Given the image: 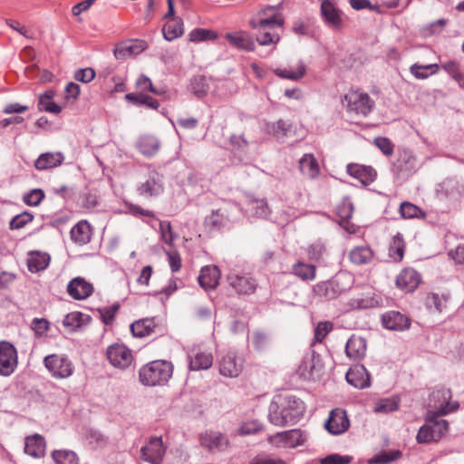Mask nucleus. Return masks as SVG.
<instances>
[{"instance_id":"nucleus-1","label":"nucleus","mask_w":464,"mask_h":464,"mask_svg":"<svg viewBox=\"0 0 464 464\" xmlns=\"http://www.w3.org/2000/svg\"><path fill=\"white\" fill-rule=\"evenodd\" d=\"M304 412V402L295 396L275 398L268 409V420L278 427L294 425L298 422Z\"/></svg>"},{"instance_id":"nucleus-2","label":"nucleus","mask_w":464,"mask_h":464,"mask_svg":"<svg viewBox=\"0 0 464 464\" xmlns=\"http://www.w3.org/2000/svg\"><path fill=\"white\" fill-rule=\"evenodd\" d=\"M173 373L171 362L164 360L152 361L140 369L139 375L142 384L160 385L167 382Z\"/></svg>"},{"instance_id":"nucleus-3","label":"nucleus","mask_w":464,"mask_h":464,"mask_svg":"<svg viewBox=\"0 0 464 464\" xmlns=\"http://www.w3.org/2000/svg\"><path fill=\"white\" fill-rule=\"evenodd\" d=\"M440 417L434 412L426 413L425 424L420 428L416 436L418 443L438 441L448 432L449 422Z\"/></svg>"},{"instance_id":"nucleus-4","label":"nucleus","mask_w":464,"mask_h":464,"mask_svg":"<svg viewBox=\"0 0 464 464\" xmlns=\"http://www.w3.org/2000/svg\"><path fill=\"white\" fill-rule=\"evenodd\" d=\"M343 104L348 111L363 117L368 116L375 107V102L361 90L351 89L344 95Z\"/></svg>"},{"instance_id":"nucleus-5","label":"nucleus","mask_w":464,"mask_h":464,"mask_svg":"<svg viewBox=\"0 0 464 464\" xmlns=\"http://www.w3.org/2000/svg\"><path fill=\"white\" fill-rule=\"evenodd\" d=\"M451 392L450 389L440 387L434 389L430 397V407L427 412H434L439 416H444L456 411L459 404L456 401H451Z\"/></svg>"},{"instance_id":"nucleus-6","label":"nucleus","mask_w":464,"mask_h":464,"mask_svg":"<svg viewBox=\"0 0 464 464\" xmlns=\"http://www.w3.org/2000/svg\"><path fill=\"white\" fill-rule=\"evenodd\" d=\"M284 24L283 14L276 6L262 9L257 17L249 22L250 26L256 30L281 28Z\"/></svg>"},{"instance_id":"nucleus-7","label":"nucleus","mask_w":464,"mask_h":464,"mask_svg":"<svg viewBox=\"0 0 464 464\" xmlns=\"http://www.w3.org/2000/svg\"><path fill=\"white\" fill-rule=\"evenodd\" d=\"M129 212L135 217L141 218L144 221L145 218H151V221L146 222L150 224L152 227H155L156 224L154 223H158L161 240L168 245H171L173 243L176 236L172 232L169 221H160L159 219L155 218L154 213L152 211L143 209L136 205H130L129 207Z\"/></svg>"},{"instance_id":"nucleus-8","label":"nucleus","mask_w":464,"mask_h":464,"mask_svg":"<svg viewBox=\"0 0 464 464\" xmlns=\"http://www.w3.org/2000/svg\"><path fill=\"white\" fill-rule=\"evenodd\" d=\"M44 364L53 377L65 379L72 375L74 366L64 355L50 354L44 357Z\"/></svg>"},{"instance_id":"nucleus-9","label":"nucleus","mask_w":464,"mask_h":464,"mask_svg":"<svg viewBox=\"0 0 464 464\" xmlns=\"http://www.w3.org/2000/svg\"><path fill=\"white\" fill-rule=\"evenodd\" d=\"M418 169L417 160L409 150L399 152L397 160L392 163V171L398 179H406Z\"/></svg>"},{"instance_id":"nucleus-10","label":"nucleus","mask_w":464,"mask_h":464,"mask_svg":"<svg viewBox=\"0 0 464 464\" xmlns=\"http://www.w3.org/2000/svg\"><path fill=\"white\" fill-rule=\"evenodd\" d=\"M324 23L333 30H340L343 24V13L338 7L339 0H319Z\"/></svg>"},{"instance_id":"nucleus-11","label":"nucleus","mask_w":464,"mask_h":464,"mask_svg":"<svg viewBox=\"0 0 464 464\" xmlns=\"http://www.w3.org/2000/svg\"><path fill=\"white\" fill-rule=\"evenodd\" d=\"M305 440V435L298 429L277 432L267 438L268 443L278 449L296 448L303 445Z\"/></svg>"},{"instance_id":"nucleus-12","label":"nucleus","mask_w":464,"mask_h":464,"mask_svg":"<svg viewBox=\"0 0 464 464\" xmlns=\"http://www.w3.org/2000/svg\"><path fill=\"white\" fill-rule=\"evenodd\" d=\"M227 280L238 295H252L257 286L256 281L252 276L242 274L236 268L230 270Z\"/></svg>"},{"instance_id":"nucleus-13","label":"nucleus","mask_w":464,"mask_h":464,"mask_svg":"<svg viewBox=\"0 0 464 464\" xmlns=\"http://www.w3.org/2000/svg\"><path fill=\"white\" fill-rule=\"evenodd\" d=\"M137 191L144 198L160 196L164 191L163 176L156 170H150L145 180L138 185Z\"/></svg>"},{"instance_id":"nucleus-14","label":"nucleus","mask_w":464,"mask_h":464,"mask_svg":"<svg viewBox=\"0 0 464 464\" xmlns=\"http://www.w3.org/2000/svg\"><path fill=\"white\" fill-rule=\"evenodd\" d=\"M17 363L18 356L15 347L8 342H0V375H11L15 371Z\"/></svg>"},{"instance_id":"nucleus-15","label":"nucleus","mask_w":464,"mask_h":464,"mask_svg":"<svg viewBox=\"0 0 464 464\" xmlns=\"http://www.w3.org/2000/svg\"><path fill=\"white\" fill-rule=\"evenodd\" d=\"M326 430L332 435H341L350 427V420L344 410L335 408L329 413V417L324 423Z\"/></svg>"},{"instance_id":"nucleus-16","label":"nucleus","mask_w":464,"mask_h":464,"mask_svg":"<svg viewBox=\"0 0 464 464\" xmlns=\"http://www.w3.org/2000/svg\"><path fill=\"white\" fill-rule=\"evenodd\" d=\"M107 358L114 367L121 369L129 367L133 359L130 350L127 346L119 343L108 347Z\"/></svg>"},{"instance_id":"nucleus-17","label":"nucleus","mask_w":464,"mask_h":464,"mask_svg":"<svg viewBox=\"0 0 464 464\" xmlns=\"http://www.w3.org/2000/svg\"><path fill=\"white\" fill-rule=\"evenodd\" d=\"M200 444L210 451H224L229 447L227 437L217 430H207L200 434Z\"/></svg>"},{"instance_id":"nucleus-18","label":"nucleus","mask_w":464,"mask_h":464,"mask_svg":"<svg viewBox=\"0 0 464 464\" xmlns=\"http://www.w3.org/2000/svg\"><path fill=\"white\" fill-rule=\"evenodd\" d=\"M165 452L161 438H151L140 450L141 459L150 464H160Z\"/></svg>"},{"instance_id":"nucleus-19","label":"nucleus","mask_w":464,"mask_h":464,"mask_svg":"<svg viewBox=\"0 0 464 464\" xmlns=\"http://www.w3.org/2000/svg\"><path fill=\"white\" fill-rule=\"evenodd\" d=\"M68 295L74 300H84L94 291L93 285L82 276L72 278L66 287Z\"/></svg>"},{"instance_id":"nucleus-20","label":"nucleus","mask_w":464,"mask_h":464,"mask_svg":"<svg viewBox=\"0 0 464 464\" xmlns=\"http://www.w3.org/2000/svg\"><path fill=\"white\" fill-rule=\"evenodd\" d=\"M147 44L142 40H130L120 43L113 50V54L118 60H124L128 57L137 55L144 51Z\"/></svg>"},{"instance_id":"nucleus-21","label":"nucleus","mask_w":464,"mask_h":464,"mask_svg":"<svg viewBox=\"0 0 464 464\" xmlns=\"http://www.w3.org/2000/svg\"><path fill=\"white\" fill-rule=\"evenodd\" d=\"M382 326L392 331H404L410 328L411 321L398 311H388L382 315Z\"/></svg>"},{"instance_id":"nucleus-22","label":"nucleus","mask_w":464,"mask_h":464,"mask_svg":"<svg viewBox=\"0 0 464 464\" xmlns=\"http://www.w3.org/2000/svg\"><path fill=\"white\" fill-rule=\"evenodd\" d=\"M243 369L241 360L237 359L232 352L227 353L219 362V372L223 376L235 378Z\"/></svg>"},{"instance_id":"nucleus-23","label":"nucleus","mask_w":464,"mask_h":464,"mask_svg":"<svg viewBox=\"0 0 464 464\" xmlns=\"http://www.w3.org/2000/svg\"><path fill=\"white\" fill-rule=\"evenodd\" d=\"M225 38L235 48L245 51L252 52L256 49V43L253 36L245 31H238L234 33H227Z\"/></svg>"},{"instance_id":"nucleus-24","label":"nucleus","mask_w":464,"mask_h":464,"mask_svg":"<svg viewBox=\"0 0 464 464\" xmlns=\"http://www.w3.org/2000/svg\"><path fill=\"white\" fill-rule=\"evenodd\" d=\"M463 191V187L455 179H447L439 184L437 196L440 199L457 200Z\"/></svg>"},{"instance_id":"nucleus-25","label":"nucleus","mask_w":464,"mask_h":464,"mask_svg":"<svg viewBox=\"0 0 464 464\" xmlns=\"http://www.w3.org/2000/svg\"><path fill=\"white\" fill-rule=\"evenodd\" d=\"M348 383L358 389H364L370 386V374L363 365L351 367L346 372Z\"/></svg>"},{"instance_id":"nucleus-26","label":"nucleus","mask_w":464,"mask_h":464,"mask_svg":"<svg viewBox=\"0 0 464 464\" xmlns=\"http://www.w3.org/2000/svg\"><path fill=\"white\" fill-rule=\"evenodd\" d=\"M46 451L44 438L38 434L27 436L24 440V452L35 459L43 458Z\"/></svg>"},{"instance_id":"nucleus-27","label":"nucleus","mask_w":464,"mask_h":464,"mask_svg":"<svg viewBox=\"0 0 464 464\" xmlns=\"http://www.w3.org/2000/svg\"><path fill=\"white\" fill-rule=\"evenodd\" d=\"M346 171L363 186L371 184L376 178V171L370 166L350 163L346 167Z\"/></svg>"},{"instance_id":"nucleus-28","label":"nucleus","mask_w":464,"mask_h":464,"mask_svg":"<svg viewBox=\"0 0 464 464\" xmlns=\"http://www.w3.org/2000/svg\"><path fill=\"white\" fill-rule=\"evenodd\" d=\"M420 282L419 273L411 268L403 269L396 278V285L399 288L406 291H414Z\"/></svg>"},{"instance_id":"nucleus-29","label":"nucleus","mask_w":464,"mask_h":464,"mask_svg":"<svg viewBox=\"0 0 464 464\" xmlns=\"http://www.w3.org/2000/svg\"><path fill=\"white\" fill-rule=\"evenodd\" d=\"M366 340L361 336L352 335L345 345V353L353 361L362 359L366 354Z\"/></svg>"},{"instance_id":"nucleus-30","label":"nucleus","mask_w":464,"mask_h":464,"mask_svg":"<svg viewBox=\"0 0 464 464\" xmlns=\"http://www.w3.org/2000/svg\"><path fill=\"white\" fill-rule=\"evenodd\" d=\"M220 278V271L216 266H206L201 268L198 277L199 285L205 290L216 288Z\"/></svg>"},{"instance_id":"nucleus-31","label":"nucleus","mask_w":464,"mask_h":464,"mask_svg":"<svg viewBox=\"0 0 464 464\" xmlns=\"http://www.w3.org/2000/svg\"><path fill=\"white\" fill-rule=\"evenodd\" d=\"M63 160L64 156L62 152H45L37 158L34 167L39 170H45L62 165Z\"/></svg>"},{"instance_id":"nucleus-32","label":"nucleus","mask_w":464,"mask_h":464,"mask_svg":"<svg viewBox=\"0 0 464 464\" xmlns=\"http://www.w3.org/2000/svg\"><path fill=\"white\" fill-rule=\"evenodd\" d=\"M274 73L279 78L297 82L306 73V66L303 61L299 60L295 66L291 68H276Z\"/></svg>"},{"instance_id":"nucleus-33","label":"nucleus","mask_w":464,"mask_h":464,"mask_svg":"<svg viewBox=\"0 0 464 464\" xmlns=\"http://www.w3.org/2000/svg\"><path fill=\"white\" fill-rule=\"evenodd\" d=\"M188 363L191 371L207 370L213 363V355L209 352L198 351L188 355Z\"/></svg>"},{"instance_id":"nucleus-34","label":"nucleus","mask_w":464,"mask_h":464,"mask_svg":"<svg viewBox=\"0 0 464 464\" xmlns=\"http://www.w3.org/2000/svg\"><path fill=\"white\" fill-rule=\"evenodd\" d=\"M298 166L302 175L308 179H315L320 172L319 165L311 153L304 154L298 161Z\"/></svg>"},{"instance_id":"nucleus-35","label":"nucleus","mask_w":464,"mask_h":464,"mask_svg":"<svg viewBox=\"0 0 464 464\" xmlns=\"http://www.w3.org/2000/svg\"><path fill=\"white\" fill-rule=\"evenodd\" d=\"M70 234L74 243L82 246L90 242L92 228L87 221L82 220L72 227Z\"/></svg>"},{"instance_id":"nucleus-36","label":"nucleus","mask_w":464,"mask_h":464,"mask_svg":"<svg viewBox=\"0 0 464 464\" xmlns=\"http://www.w3.org/2000/svg\"><path fill=\"white\" fill-rule=\"evenodd\" d=\"M246 213L249 218H268L271 210L266 199H251L247 202Z\"/></svg>"},{"instance_id":"nucleus-37","label":"nucleus","mask_w":464,"mask_h":464,"mask_svg":"<svg viewBox=\"0 0 464 464\" xmlns=\"http://www.w3.org/2000/svg\"><path fill=\"white\" fill-rule=\"evenodd\" d=\"M137 148L144 156L151 157L159 151L160 142L155 136L144 135L139 139Z\"/></svg>"},{"instance_id":"nucleus-38","label":"nucleus","mask_w":464,"mask_h":464,"mask_svg":"<svg viewBox=\"0 0 464 464\" xmlns=\"http://www.w3.org/2000/svg\"><path fill=\"white\" fill-rule=\"evenodd\" d=\"M314 294L327 300L335 298L341 292L338 285L334 281H324L314 286Z\"/></svg>"},{"instance_id":"nucleus-39","label":"nucleus","mask_w":464,"mask_h":464,"mask_svg":"<svg viewBox=\"0 0 464 464\" xmlns=\"http://www.w3.org/2000/svg\"><path fill=\"white\" fill-rule=\"evenodd\" d=\"M156 327L155 318L148 317L135 321L130 324V331L135 337H145L153 333Z\"/></svg>"},{"instance_id":"nucleus-40","label":"nucleus","mask_w":464,"mask_h":464,"mask_svg":"<svg viewBox=\"0 0 464 464\" xmlns=\"http://www.w3.org/2000/svg\"><path fill=\"white\" fill-rule=\"evenodd\" d=\"M162 34L167 41H173L184 34L183 21L180 18L173 17L168 21L163 28Z\"/></svg>"},{"instance_id":"nucleus-41","label":"nucleus","mask_w":464,"mask_h":464,"mask_svg":"<svg viewBox=\"0 0 464 464\" xmlns=\"http://www.w3.org/2000/svg\"><path fill=\"white\" fill-rule=\"evenodd\" d=\"M50 260V256L47 253L39 251L32 252L27 260L28 269L32 273L43 271L47 268Z\"/></svg>"},{"instance_id":"nucleus-42","label":"nucleus","mask_w":464,"mask_h":464,"mask_svg":"<svg viewBox=\"0 0 464 464\" xmlns=\"http://www.w3.org/2000/svg\"><path fill=\"white\" fill-rule=\"evenodd\" d=\"M373 258V252L368 246H360L353 248L349 253V259L354 265L369 264Z\"/></svg>"},{"instance_id":"nucleus-43","label":"nucleus","mask_w":464,"mask_h":464,"mask_svg":"<svg viewBox=\"0 0 464 464\" xmlns=\"http://www.w3.org/2000/svg\"><path fill=\"white\" fill-rule=\"evenodd\" d=\"M54 94V91L47 90L39 96L38 108L40 111H44L53 114L61 112L62 107L53 101Z\"/></svg>"},{"instance_id":"nucleus-44","label":"nucleus","mask_w":464,"mask_h":464,"mask_svg":"<svg viewBox=\"0 0 464 464\" xmlns=\"http://www.w3.org/2000/svg\"><path fill=\"white\" fill-rule=\"evenodd\" d=\"M292 273L303 281H312L316 276V266L298 261L293 265Z\"/></svg>"},{"instance_id":"nucleus-45","label":"nucleus","mask_w":464,"mask_h":464,"mask_svg":"<svg viewBox=\"0 0 464 464\" xmlns=\"http://www.w3.org/2000/svg\"><path fill=\"white\" fill-rule=\"evenodd\" d=\"M400 407V398L392 396L390 398H383L374 402L373 411L376 413L387 414L396 411Z\"/></svg>"},{"instance_id":"nucleus-46","label":"nucleus","mask_w":464,"mask_h":464,"mask_svg":"<svg viewBox=\"0 0 464 464\" xmlns=\"http://www.w3.org/2000/svg\"><path fill=\"white\" fill-rule=\"evenodd\" d=\"M405 244L401 233H397L393 237L389 247V256L395 262L401 261L404 256Z\"/></svg>"},{"instance_id":"nucleus-47","label":"nucleus","mask_w":464,"mask_h":464,"mask_svg":"<svg viewBox=\"0 0 464 464\" xmlns=\"http://www.w3.org/2000/svg\"><path fill=\"white\" fill-rule=\"evenodd\" d=\"M380 303V297L372 295L352 298L350 301V305L355 309H367L378 306Z\"/></svg>"},{"instance_id":"nucleus-48","label":"nucleus","mask_w":464,"mask_h":464,"mask_svg":"<svg viewBox=\"0 0 464 464\" xmlns=\"http://www.w3.org/2000/svg\"><path fill=\"white\" fill-rule=\"evenodd\" d=\"M125 99L133 104L146 105L147 107L154 110H157L160 106V103L157 100L142 93H127L125 95Z\"/></svg>"},{"instance_id":"nucleus-49","label":"nucleus","mask_w":464,"mask_h":464,"mask_svg":"<svg viewBox=\"0 0 464 464\" xmlns=\"http://www.w3.org/2000/svg\"><path fill=\"white\" fill-rule=\"evenodd\" d=\"M188 37L189 42L198 44L208 40H214L218 37V34L212 30L196 28L188 34Z\"/></svg>"},{"instance_id":"nucleus-50","label":"nucleus","mask_w":464,"mask_h":464,"mask_svg":"<svg viewBox=\"0 0 464 464\" xmlns=\"http://www.w3.org/2000/svg\"><path fill=\"white\" fill-rule=\"evenodd\" d=\"M52 458L55 464H78V458L72 450H54Z\"/></svg>"},{"instance_id":"nucleus-51","label":"nucleus","mask_w":464,"mask_h":464,"mask_svg":"<svg viewBox=\"0 0 464 464\" xmlns=\"http://www.w3.org/2000/svg\"><path fill=\"white\" fill-rule=\"evenodd\" d=\"M400 213L403 218H424L425 214L416 205L410 202H402L400 206Z\"/></svg>"},{"instance_id":"nucleus-52","label":"nucleus","mask_w":464,"mask_h":464,"mask_svg":"<svg viewBox=\"0 0 464 464\" xmlns=\"http://www.w3.org/2000/svg\"><path fill=\"white\" fill-rule=\"evenodd\" d=\"M264 426L258 420H248L243 422L237 430V434L240 436H248L260 432Z\"/></svg>"},{"instance_id":"nucleus-53","label":"nucleus","mask_w":464,"mask_h":464,"mask_svg":"<svg viewBox=\"0 0 464 464\" xmlns=\"http://www.w3.org/2000/svg\"><path fill=\"white\" fill-rule=\"evenodd\" d=\"M447 299L438 294H430L426 297L425 304L427 308L433 312H441L445 306Z\"/></svg>"},{"instance_id":"nucleus-54","label":"nucleus","mask_w":464,"mask_h":464,"mask_svg":"<svg viewBox=\"0 0 464 464\" xmlns=\"http://www.w3.org/2000/svg\"><path fill=\"white\" fill-rule=\"evenodd\" d=\"M119 309L120 304L118 303H115L111 306L98 308L97 312L99 313L102 321L105 324H111L113 322Z\"/></svg>"},{"instance_id":"nucleus-55","label":"nucleus","mask_w":464,"mask_h":464,"mask_svg":"<svg viewBox=\"0 0 464 464\" xmlns=\"http://www.w3.org/2000/svg\"><path fill=\"white\" fill-rule=\"evenodd\" d=\"M401 455V452L398 450H391L388 452H382L371 459L370 463L385 464L400 459Z\"/></svg>"},{"instance_id":"nucleus-56","label":"nucleus","mask_w":464,"mask_h":464,"mask_svg":"<svg viewBox=\"0 0 464 464\" xmlns=\"http://www.w3.org/2000/svg\"><path fill=\"white\" fill-rule=\"evenodd\" d=\"M44 198V193L40 188H34L23 197L24 202L31 207L38 206Z\"/></svg>"},{"instance_id":"nucleus-57","label":"nucleus","mask_w":464,"mask_h":464,"mask_svg":"<svg viewBox=\"0 0 464 464\" xmlns=\"http://www.w3.org/2000/svg\"><path fill=\"white\" fill-rule=\"evenodd\" d=\"M34 218V216L29 212H23L14 216L10 221V228L11 229H20L24 227L26 224L30 223Z\"/></svg>"},{"instance_id":"nucleus-58","label":"nucleus","mask_w":464,"mask_h":464,"mask_svg":"<svg viewBox=\"0 0 464 464\" xmlns=\"http://www.w3.org/2000/svg\"><path fill=\"white\" fill-rule=\"evenodd\" d=\"M442 69L447 72L455 81L460 82L463 74L460 71L459 63L456 61H448L441 65Z\"/></svg>"},{"instance_id":"nucleus-59","label":"nucleus","mask_w":464,"mask_h":464,"mask_svg":"<svg viewBox=\"0 0 464 464\" xmlns=\"http://www.w3.org/2000/svg\"><path fill=\"white\" fill-rule=\"evenodd\" d=\"M325 253L324 245L318 241L310 245L307 248V256L310 260L319 261Z\"/></svg>"},{"instance_id":"nucleus-60","label":"nucleus","mask_w":464,"mask_h":464,"mask_svg":"<svg viewBox=\"0 0 464 464\" xmlns=\"http://www.w3.org/2000/svg\"><path fill=\"white\" fill-rule=\"evenodd\" d=\"M337 212L339 217L343 220H348L353 213V204L349 198H344L342 204L338 207Z\"/></svg>"},{"instance_id":"nucleus-61","label":"nucleus","mask_w":464,"mask_h":464,"mask_svg":"<svg viewBox=\"0 0 464 464\" xmlns=\"http://www.w3.org/2000/svg\"><path fill=\"white\" fill-rule=\"evenodd\" d=\"M260 45L276 44L280 41V34L275 32H265L256 36Z\"/></svg>"},{"instance_id":"nucleus-62","label":"nucleus","mask_w":464,"mask_h":464,"mask_svg":"<svg viewBox=\"0 0 464 464\" xmlns=\"http://www.w3.org/2000/svg\"><path fill=\"white\" fill-rule=\"evenodd\" d=\"M333 329V324L330 322H321L317 324L314 329V340L315 342L321 343L324 337Z\"/></svg>"},{"instance_id":"nucleus-63","label":"nucleus","mask_w":464,"mask_h":464,"mask_svg":"<svg viewBox=\"0 0 464 464\" xmlns=\"http://www.w3.org/2000/svg\"><path fill=\"white\" fill-rule=\"evenodd\" d=\"M248 464H285V461L271 455L259 454L250 459Z\"/></svg>"},{"instance_id":"nucleus-64","label":"nucleus","mask_w":464,"mask_h":464,"mask_svg":"<svg viewBox=\"0 0 464 464\" xmlns=\"http://www.w3.org/2000/svg\"><path fill=\"white\" fill-rule=\"evenodd\" d=\"M352 460L349 456L331 454L321 459V464H348Z\"/></svg>"}]
</instances>
